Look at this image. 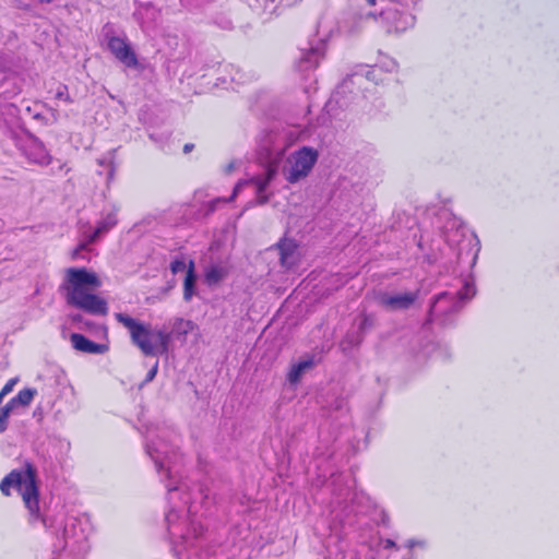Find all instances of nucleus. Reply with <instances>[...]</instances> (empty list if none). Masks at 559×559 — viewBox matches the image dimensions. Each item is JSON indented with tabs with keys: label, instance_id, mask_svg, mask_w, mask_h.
Returning a JSON list of instances; mask_svg holds the SVG:
<instances>
[{
	"label": "nucleus",
	"instance_id": "nucleus-1",
	"mask_svg": "<svg viewBox=\"0 0 559 559\" xmlns=\"http://www.w3.org/2000/svg\"><path fill=\"white\" fill-rule=\"evenodd\" d=\"M102 286L98 275L86 267H69L60 285L67 304L90 314L106 316L108 304L95 292Z\"/></svg>",
	"mask_w": 559,
	"mask_h": 559
},
{
	"label": "nucleus",
	"instance_id": "nucleus-2",
	"mask_svg": "<svg viewBox=\"0 0 559 559\" xmlns=\"http://www.w3.org/2000/svg\"><path fill=\"white\" fill-rule=\"evenodd\" d=\"M12 487L16 488L29 513L28 522L31 524L37 521L45 523L46 520L41 515L39 507L37 468L32 462L25 461L22 469H12L0 483V490L5 497L11 495Z\"/></svg>",
	"mask_w": 559,
	"mask_h": 559
},
{
	"label": "nucleus",
	"instance_id": "nucleus-3",
	"mask_svg": "<svg viewBox=\"0 0 559 559\" xmlns=\"http://www.w3.org/2000/svg\"><path fill=\"white\" fill-rule=\"evenodd\" d=\"M115 318L129 331L131 342L143 355L157 356L168 353L173 333L155 331L151 324L135 320L124 313H116Z\"/></svg>",
	"mask_w": 559,
	"mask_h": 559
},
{
	"label": "nucleus",
	"instance_id": "nucleus-4",
	"mask_svg": "<svg viewBox=\"0 0 559 559\" xmlns=\"http://www.w3.org/2000/svg\"><path fill=\"white\" fill-rule=\"evenodd\" d=\"M318 151L310 146H302L289 157V170L286 180L289 183H297L305 179L312 170L318 160Z\"/></svg>",
	"mask_w": 559,
	"mask_h": 559
},
{
	"label": "nucleus",
	"instance_id": "nucleus-5",
	"mask_svg": "<svg viewBox=\"0 0 559 559\" xmlns=\"http://www.w3.org/2000/svg\"><path fill=\"white\" fill-rule=\"evenodd\" d=\"M419 290L406 292L403 294L390 295L380 294L378 297L379 305L390 311L409 309L418 299Z\"/></svg>",
	"mask_w": 559,
	"mask_h": 559
},
{
	"label": "nucleus",
	"instance_id": "nucleus-6",
	"mask_svg": "<svg viewBox=\"0 0 559 559\" xmlns=\"http://www.w3.org/2000/svg\"><path fill=\"white\" fill-rule=\"evenodd\" d=\"M110 52L128 68H136L139 64L136 55L128 41L123 38L112 36L108 40Z\"/></svg>",
	"mask_w": 559,
	"mask_h": 559
},
{
	"label": "nucleus",
	"instance_id": "nucleus-7",
	"mask_svg": "<svg viewBox=\"0 0 559 559\" xmlns=\"http://www.w3.org/2000/svg\"><path fill=\"white\" fill-rule=\"evenodd\" d=\"M285 148L278 151L275 157L269 159L265 166V174L263 176H257L251 179V182L257 187L258 193H262L266 190L270 182L274 179L281 159L283 158Z\"/></svg>",
	"mask_w": 559,
	"mask_h": 559
},
{
	"label": "nucleus",
	"instance_id": "nucleus-8",
	"mask_svg": "<svg viewBox=\"0 0 559 559\" xmlns=\"http://www.w3.org/2000/svg\"><path fill=\"white\" fill-rule=\"evenodd\" d=\"M70 341L73 348L82 353L103 354L107 350L106 345L95 343L80 333H72Z\"/></svg>",
	"mask_w": 559,
	"mask_h": 559
},
{
	"label": "nucleus",
	"instance_id": "nucleus-9",
	"mask_svg": "<svg viewBox=\"0 0 559 559\" xmlns=\"http://www.w3.org/2000/svg\"><path fill=\"white\" fill-rule=\"evenodd\" d=\"M197 282L194 261L190 260L188 263L186 277L183 281V299L186 301L191 300L194 295V286Z\"/></svg>",
	"mask_w": 559,
	"mask_h": 559
},
{
	"label": "nucleus",
	"instance_id": "nucleus-10",
	"mask_svg": "<svg viewBox=\"0 0 559 559\" xmlns=\"http://www.w3.org/2000/svg\"><path fill=\"white\" fill-rule=\"evenodd\" d=\"M313 365L314 364L312 359L302 360L299 361L298 364L293 365L287 373V380L289 381V383L297 384L300 381L302 373L306 370L312 368Z\"/></svg>",
	"mask_w": 559,
	"mask_h": 559
},
{
	"label": "nucleus",
	"instance_id": "nucleus-11",
	"mask_svg": "<svg viewBox=\"0 0 559 559\" xmlns=\"http://www.w3.org/2000/svg\"><path fill=\"white\" fill-rule=\"evenodd\" d=\"M227 274L228 271L226 267L213 265L205 271L204 278L209 285H215L224 280Z\"/></svg>",
	"mask_w": 559,
	"mask_h": 559
},
{
	"label": "nucleus",
	"instance_id": "nucleus-12",
	"mask_svg": "<svg viewBox=\"0 0 559 559\" xmlns=\"http://www.w3.org/2000/svg\"><path fill=\"white\" fill-rule=\"evenodd\" d=\"M277 247L280 249L282 264L287 265L289 263V258L296 250V245L292 240L283 239L277 243Z\"/></svg>",
	"mask_w": 559,
	"mask_h": 559
},
{
	"label": "nucleus",
	"instance_id": "nucleus-13",
	"mask_svg": "<svg viewBox=\"0 0 559 559\" xmlns=\"http://www.w3.org/2000/svg\"><path fill=\"white\" fill-rule=\"evenodd\" d=\"M36 390L35 389H23V390H20L19 393L12 397V402L15 404V406H28L32 401L34 400L35 395H36Z\"/></svg>",
	"mask_w": 559,
	"mask_h": 559
},
{
	"label": "nucleus",
	"instance_id": "nucleus-14",
	"mask_svg": "<svg viewBox=\"0 0 559 559\" xmlns=\"http://www.w3.org/2000/svg\"><path fill=\"white\" fill-rule=\"evenodd\" d=\"M194 328V324L190 320H185L182 318H177L173 324V333L176 336H186L189 332H191Z\"/></svg>",
	"mask_w": 559,
	"mask_h": 559
},
{
	"label": "nucleus",
	"instance_id": "nucleus-15",
	"mask_svg": "<svg viewBox=\"0 0 559 559\" xmlns=\"http://www.w3.org/2000/svg\"><path fill=\"white\" fill-rule=\"evenodd\" d=\"M15 404L10 401L1 408L0 411V433L5 431L8 427V418L10 416V413L15 408Z\"/></svg>",
	"mask_w": 559,
	"mask_h": 559
},
{
	"label": "nucleus",
	"instance_id": "nucleus-16",
	"mask_svg": "<svg viewBox=\"0 0 559 559\" xmlns=\"http://www.w3.org/2000/svg\"><path fill=\"white\" fill-rule=\"evenodd\" d=\"M118 221L115 213H109L103 221L97 224L98 233H107L117 225Z\"/></svg>",
	"mask_w": 559,
	"mask_h": 559
},
{
	"label": "nucleus",
	"instance_id": "nucleus-17",
	"mask_svg": "<svg viewBox=\"0 0 559 559\" xmlns=\"http://www.w3.org/2000/svg\"><path fill=\"white\" fill-rule=\"evenodd\" d=\"M55 97L56 99L63 100L68 104H71L73 102L72 97L69 94V88L66 84H59Z\"/></svg>",
	"mask_w": 559,
	"mask_h": 559
},
{
	"label": "nucleus",
	"instance_id": "nucleus-18",
	"mask_svg": "<svg viewBox=\"0 0 559 559\" xmlns=\"http://www.w3.org/2000/svg\"><path fill=\"white\" fill-rule=\"evenodd\" d=\"M188 265L186 264L183 259H175L170 263V271L173 274H177L181 271H183Z\"/></svg>",
	"mask_w": 559,
	"mask_h": 559
},
{
	"label": "nucleus",
	"instance_id": "nucleus-19",
	"mask_svg": "<svg viewBox=\"0 0 559 559\" xmlns=\"http://www.w3.org/2000/svg\"><path fill=\"white\" fill-rule=\"evenodd\" d=\"M16 383L15 379H10L1 389L2 394L8 395L12 392L14 385Z\"/></svg>",
	"mask_w": 559,
	"mask_h": 559
},
{
	"label": "nucleus",
	"instance_id": "nucleus-20",
	"mask_svg": "<svg viewBox=\"0 0 559 559\" xmlns=\"http://www.w3.org/2000/svg\"><path fill=\"white\" fill-rule=\"evenodd\" d=\"M86 248H87V243H85V242H81L80 245H78V247L71 253V259L75 260L79 257L80 252L82 250H85Z\"/></svg>",
	"mask_w": 559,
	"mask_h": 559
},
{
	"label": "nucleus",
	"instance_id": "nucleus-21",
	"mask_svg": "<svg viewBox=\"0 0 559 559\" xmlns=\"http://www.w3.org/2000/svg\"><path fill=\"white\" fill-rule=\"evenodd\" d=\"M157 369H158V362H155V365L152 367V369L147 372V376H146V381H152L156 373H157Z\"/></svg>",
	"mask_w": 559,
	"mask_h": 559
},
{
	"label": "nucleus",
	"instance_id": "nucleus-22",
	"mask_svg": "<svg viewBox=\"0 0 559 559\" xmlns=\"http://www.w3.org/2000/svg\"><path fill=\"white\" fill-rule=\"evenodd\" d=\"M383 548L384 549H393V548H396V544L394 540L390 539V538H386L384 539L383 542Z\"/></svg>",
	"mask_w": 559,
	"mask_h": 559
},
{
	"label": "nucleus",
	"instance_id": "nucleus-23",
	"mask_svg": "<svg viewBox=\"0 0 559 559\" xmlns=\"http://www.w3.org/2000/svg\"><path fill=\"white\" fill-rule=\"evenodd\" d=\"M102 235V233H98V228L96 227L94 233L88 237V240H87V245L88 243H93L94 241H96V239Z\"/></svg>",
	"mask_w": 559,
	"mask_h": 559
},
{
	"label": "nucleus",
	"instance_id": "nucleus-24",
	"mask_svg": "<svg viewBox=\"0 0 559 559\" xmlns=\"http://www.w3.org/2000/svg\"><path fill=\"white\" fill-rule=\"evenodd\" d=\"M194 148V145L192 143H187L183 145V153L188 154Z\"/></svg>",
	"mask_w": 559,
	"mask_h": 559
},
{
	"label": "nucleus",
	"instance_id": "nucleus-25",
	"mask_svg": "<svg viewBox=\"0 0 559 559\" xmlns=\"http://www.w3.org/2000/svg\"><path fill=\"white\" fill-rule=\"evenodd\" d=\"M237 193H238V186L235 187L233 194L229 198V201L234 200L236 198Z\"/></svg>",
	"mask_w": 559,
	"mask_h": 559
},
{
	"label": "nucleus",
	"instance_id": "nucleus-26",
	"mask_svg": "<svg viewBox=\"0 0 559 559\" xmlns=\"http://www.w3.org/2000/svg\"><path fill=\"white\" fill-rule=\"evenodd\" d=\"M37 1L41 4H49V3L53 2L55 0H37Z\"/></svg>",
	"mask_w": 559,
	"mask_h": 559
},
{
	"label": "nucleus",
	"instance_id": "nucleus-27",
	"mask_svg": "<svg viewBox=\"0 0 559 559\" xmlns=\"http://www.w3.org/2000/svg\"><path fill=\"white\" fill-rule=\"evenodd\" d=\"M369 5L373 7L377 3V0H366Z\"/></svg>",
	"mask_w": 559,
	"mask_h": 559
},
{
	"label": "nucleus",
	"instance_id": "nucleus-28",
	"mask_svg": "<svg viewBox=\"0 0 559 559\" xmlns=\"http://www.w3.org/2000/svg\"><path fill=\"white\" fill-rule=\"evenodd\" d=\"M4 396H5V395H4V394H2V392L0 391V403L2 402V400H3V397H4Z\"/></svg>",
	"mask_w": 559,
	"mask_h": 559
},
{
	"label": "nucleus",
	"instance_id": "nucleus-29",
	"mask_svg": "<svg viewBox=\"0 0 559 559\" xmlns=\"http://www.w3.org/2000/svg\"><path fill=\"white\" fill-rule=\"evenodd\" d=\"M80 319H81V316L73 317L74 321L80 320Z\"/></svg>",
	"mask_w": 559,
	"mask_h": 559
}]
</instances>
